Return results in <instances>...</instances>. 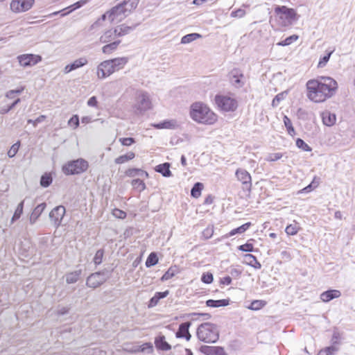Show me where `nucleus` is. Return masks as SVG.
I'll use <instances>...</instances> for the list:
<instances>
[{
  "label": "nucleus",
  "instance_id": "1",
  "mask_svg": "<svg viewBox=\"0 0 355 355\" xmlns=\"http://www.w3.org/2000/svg\"><path fill=\"white\" fill-rule=\"evenodd\" d=\"M337 88V82L327 76H321L319 79L310 80L306 83L307 96L315 103L323 102L331 97Z\"/></svg>",
  "mask_w": 355,
  "mask_h": 355
},
{
  "label": "nucleus",
  "instance_id": "2",
  "mask_svg": "<svg viewBox=\"0 0 355 355\" xmlns=\"http://www.w3.org/2000/svg\"><path fill=\"white\" fill-rule=\"evenodd\" d=\"M190 117L196 123L212 125L217 121V115L202 102H195L190 106Z\"/></svg>",
  "mask_w": 355,
  "mask_h": 355
},
{
  "label": "nucleus",
  "instance_id": "3",
  "mask_svg": "<svg viewBox=\"0 0 355 355\" xmlns=\"http://www.w3.org/2000/svg\"><path fill=\"white\" fill-rule=\"evenodd\" d=\"M196 334L200 341L206 343H214L219 338V329L215 324L205 322L198 326Z\"/></svg>",
  "mask_w": 355,
  "mask_h": 355
},
{
  "label": "nucleus",
  "instance_id": "4",
  "mask_svg": "<svg viewBox=\"0 0 355 355\" xmlns=\"http://www.w3.org/2000/svg\"><path fill=\"white\" fill-rule=\"evenodd\" d=\"M88 166V162L86 160L80 158L69 162L62 167V171L66 175L80 174L85 172Z\"/></svg>",
  "mask_w": 355,
  "mask_h": 355
},
{
  "label": "nucleus",
  "instance_id": "5",
  "mask_svg": "<svg viewBox=\"0 0 355 355\" xmlns=\"http://www.w3.org/2000/svg\"><path fill=\"white\" fill-rule=\"evenodd\" d=\"M110 277V272L107 270L96 272L89 275L86 285L89 288H96L104 284Z\"/></svg>",
  "mask_w": 355,
  "mask_h": 355
},
{
  "label": "nucleus",
  "instance_id": "6",
  "mask_svg": "<svg viewBox=\"0 0 355 355\" xmlns=\"http://www.w3.org/2000/svg\"><path fill=\"white\" fill-rule=\"evenodd\" d=\"M215 102L218 107L224 112H234L238 107L237 101L227 96L216 95Z\"/></svg>",
  "mask_w": 355,
  "mask_h": 355
},
{
  "label": "nucleus",
  "instance_id": "7",
  "mask_svg": "<svg viewBox=\"0 0 355 355\" xmlns=\"http://www.w3.org/2000/svg\"><path fill=\"white\" fill-rule=\"evenodd\" d=\"M275 12L279 15L284 26L291 25L296 19L297 14L293 8H288L284 6H277L275 8Z\"/></svg>",
  "mask_w": 355,
  "mask_h": 355
},
{
  "label": "nucleus",
  "instance_id": "8",
  "mask_svg": "<svg viewBox=\"0 0 355 355\" xmlns=\"http://www.w3.org/2000/svg\"><path fill=\"white\" fill-rule=\"evenodd\" d=\"M151 107L149 94L146 92H140L137 96L135 107L141 113L150 110Z\"/></svg>",
  "mask_w": 355,
  "mask_h": 355
},
{
  "label": "nucleus",
  "instance_id": "9",
  "mask_svg": "<svg viewBox=\"0 0 355 355\" xmlns=\"http://www.w3.org/2000/svg\"><path fill=\"white\" fill-rule=\"evenodd\" d=\"M128 11L126 7L122 3L113 7L108 11V19L113 22L114 21H121L125 17H126Z\"/></svg>",
  "mask_w": 355,
  "mask_h": 355
},
{
  "label": "nucleus",
  "instance_id": "10",
  "mask_svg": "<svg viewBox=\"0 0 355 355\" xmlns=\"http://www.w3.org/2000/svg\"><path fill=\"white\" fill-rule=\"evenodd\" d=\"M116 71L111 60H105L99 64L97 68L98 78L103 79Z\"/></svg>",
  "mask_w": 355,
  "mask_h": 355
},
{
  "label": "nucleus",
  "instance_id": "11",
  "mask_svg": "<svg viewBox=\"0 0 355 355\" xmlns=\"http://www.w3.org/2000/svg\"><path fill=\"white\" fill-rule=\"evenodd\" d=\"M35 0H12L10 9L14 12H24L31 8Z\"/></svg>",
  "mask_w": 355,
  "mask_h": 355
},
{
  "label": "nucleus",
  "instance_id": "12",
  "mask_svg": "<svg viewBox=\"0 0 355 355\" xmlns=\"http://www.w3.org/2000/svg\"><path fill=\"white\" fill-rule=\"evenodd\" d=\"M65 207L62 205L57 206L49 213V218L55 227H58L65 214Z\"/></svg>",
  "mask_w": 355,
  "mask_h": 355
},
{
  "label": "nucleus",
  "instance_id": "13",
  "mask_svg": "<svg viewBox=\"0 0 355 355\" xmlns=\"http://www.w3.org/2000/svg\"><path fill=\"white\" fill-rule=\"evenodd\" d=\"M19 64L24 67L36 64L41 60V57L34 54H24L17 57Z\"/></svg>",
  "mask_w": 355,
  "mask_h": 355
},
{
  "label": "nucleus",
  "instance_id": "14",
  "mask_svg": "<svg viewBox=\"0 0 355 355\" xmlns=\"http://www.w3.org/2000/svg\"><path fill=\"white\" fill-rule=\"evenodd\" d=\"M236 176L239 181L242 182L245 188L250 189L252 187L251 176L250 173L243 168H239L236 171Z\"/></svg>",
  "mask_w": 355,
  "mask_h": 355
},
{
  "label": "nucleus",
  "instance_id": "15",
  "mask_svg": "<svg viewBox=\"0 0 355 355\" xmlns=\"http://www.w3.org/2000/svg\"><path fill=\"white\" fill-rule=\"evenodd\" d=\"M230 76V81L235 87L240 88L244 85V82L242 80V79L244 78V76L239 69H232Z\"/></svg>",
  "mask_w": 355,
  "mask_h": 355
},
{
  "label": "nucleus",
  "instance_id": "16",
  "mask_svg": "<svg viewBox=\"0 0 355 355\" xmlns=\"http://www.w3.org/2000/svg\"><path fill=\"white\" fill-rule=\"evenodd\" d=\"M191 325V322H185L180 324L178 331L175 335L177 338H183L187 340H189L191 335L189 331V329Z\"/></svg>",
  "mask_w": 355,
  "mask_h": 355
},
{
  "label": "nucleus",
  "instance_id": "17",
  "mask_svg": "<svg viewBox=\"0 0 355 355\" xmlns=\"http://www.w3.org/2000/svg\"><path fill=\"white\" fill-rule=\"evenodd\" d=\"M200 351L206 355H226L221 347L202 346Z\"/></svg>",
  "mask_w": 355,
  "mask_h": 355
},
{
  "label": "nucleus",
  "instance_id": "18",
  "mask_svg": "<svg viewBox=\"0 0 355 355\" xmlns=\"http://www.w3.org/2000/svg\"><path fill=\"white\" fill-rule=\"evenodd\" d=\"M322 123L327 126H332L336 121V116L329 110H325L321 114Z\"/></svg>",
  "mask_w": 355,
  "mask_h": 355
},
{
  "label": "nucleus",
  "instance_id": "19",
  "mask_svg": "<svg viewBox=\"0 0 355 355\" xmlns=\"http://www.w3.org/2000/svg\"><path fill=\"white\" fill-rule=\"evenodd\" d=\"M341 293L338 290H329L321 293L320 300L324 302H328L333 299L339 297Z\"/></svg>",
  "mask_w": 355,
  "mask_h": 355
},
{
  "label": "nucleus",
  "instance_id": "20",
  "mask_svg": "<svg viewBox=\"0 0 355 355\" xmlns=\"http://www.w3.org/2000/svg\"><path fill=\"white\" fill-rule=\"evenodd\" d=\"M117 37V35L114 29L106 31L100 37L101 43H110Z\"/></svg>",
  "mask_w": 355,
  "mask_h": 355
},
{
  "label": "nucleus",
  "instance_id": "21",
  "mask_svg": "<svg viewBox=\"0 0 355 355\" xmlns=\"http://www.w3.org/2000/svg\"><path fill=\"white\" fill-rule=\"evenodd\" d=\"M155 344L157 349L163 351L171 349V345L166 341L164 336H159L155 338Z\"/></svg>",
  "mask_w": 355,
  "mask_h": 355
},
{
  "label": "nucleus",
  "instance_id": "22",
  "mask_svg": "<svg viewBox=\"0 0 355 355\" xmlns=\"http://www.w3.org/2000/svg\"><path fill=\"white\" fill-rule=\"evenodd\" d=\"M136 26H127L125 24H121L119 26H117L114 30L116 31V33L117 35V37H122L125 35L129 34L132 31L135 29Z\"/></svg>",
  "mask_w": 355,
  "mask_h": 355
},
{
  "label": "nucleus",
  "instance_id": "23",
  "mask_svg": "<svg viewBox=\"0 0 355 355\" xmlns=\"http://www.w3.org/2000/svg\"><path fill=\"white\" fill-rule=\"evenodd\" d=\"M46 203L43 202L40 205H38L33 211L31 217H30V221L31 223H34L36 220L39 218V216L42 214V213L44 211V209L46 208Z\"/></svg>",
  "mask_w": 355,
  "mask_h": 355
},
{
  "label": "nucleus",
  "instance_id": "24",
  "mask_svg": "<svg viewBox=\"0 0 355 355\" xmlns=\"http://www.w3.org/2000/svg\"><path fill=\"white\" fill-rule=\"evenodd\" d=\"M82 275V270H77L65 275L66 282L69 284H74L78 282L80 275Z\"/></svg>",
  "mask_w": 355,
  "mask_h": 355
},
{
  "label": "nucleus",
  "instance_id": "25",
  "mask_svg": "<svg viewBox=\"0 0 355 355\" xmlns=\"http://www.w3.org/2000/svg\"><path fill=\"white\" fill-rule=\"evenodd\" d=\"M155 171L160 173L164 177H171L172 175L170 171V164L168 162L157 165Z\"/></svg>",
  "mask_w": 355,
  "mask_h": 355
},
{
  "label": "nucleus",
  "instance_id": "26",
  "mask_svg": "<svg viewBox=\"0 0 355 355\" xmlns=\"http://www.w3.org/2000/svg\"><path fill=\"white\" fill-rule=\"evenodd\" d=\"M111 61L115 70L119 71V69H123L127 64L128 62V58L126 57L116 58L112 59Z\"/></svg>",
  "mask_w": 355,
  "mask_h": 355
},
{
  "label": "nucleus",
  "instance_id": "27",
  "mask_svg": "<svg viewBox=\"0 0 355 355\" xmlns=\"http://www.w3.org/2000/svg\"><path fill=\"white\" fill-rule=\"evenodd\" d=\"M230 300L223 299V300H208L206 302V304L209 307H220V306H226L229 304Z\"/></svg>",
  "mask_w": 355,
  "mask_h": 355
},
{
  "label": "nucleus",
  "instance_id": "28",
  "mask_svg": "<svg viewBox=\"0 0 355 355\" xmlns=\"http://www.w3.org/2000/svg\"><path fill=\"white\" fill-rule=\"evenodd\" d=\"M120 43L121 40H116L105 45L102 48L103 53L105 54H110L117 49V46Z\"/></svg>",
  "mask_w": 355,
  "mask_h": 355
},
{
  "label": "nucleus",
  "instance_id": "29",
  "mask_svg": "<svg viewBox=\"0 0 355 355\" xmlns=\"http://www.w3.org/2000/svg\"><path fill=\"white\" fill-rule=\"evenodd\" d=\"M135 157V154L133 152H129L125 155H121L115 159L114 162L117 164H123L129 160L132 159Z\"/></svg>",
  "mask_w": 355,
  "mask_h": 355
},
{
  "label": "nucleus",
  "instance_id": "30",
  "mask_svg": "<svg viewBox=\"0 0 355 355\" xmlns=\"http://www.w3.org/2000/svg\"><path fill=\"white\" fill-rule=\"evenodd\" d=\"M178 273V268L177 266H172L168 269V270L163 275L161 278L162 281H166L171 279L176 274Z\"/></svg>",
  "mask_w": 355,
  "mask_h": 355
},
{
  "label": "nucleus",
  "instance_id": "31",
  "mask_svg": "<svg viewBox=\"0 0 355 355\" xmlns=\"http://www.w3.org/2000/svg\"><path fill=\"white\" fill-rule=\"evenodd\" d=\"M202 36L198 33H190L183 36L181 39L182 44H188L190 43L198 38H200Z\"/></svg>",
  "mask_w": 355,
  "mask_h": 355
},
{
  "label": "nucleus",
  "instance_id": "32",
  "mask_svg": "<svg viewBox=\"0 0 355 355\" xmlns=\"http://www.w3.org/2000/svg\"><path fill=\"white\" fill-rule=\"evenodd\" d=\"M300 229L297 223L295 221L294 223L290 224L286 227L285 232L288 235L293 236L298 232Z\"/></svg>",
  "mask_w": 355,
  "mask_h": 355
},
{
  "label": "nucleus",
  "instance_id": "33",
  "mask_svg": "<svg viewBox=\"0 0 355 355\" xmlns=\"http://www.w3.org/2000/svg\"><path fill=\"white\" fill-rule=\"evenodd\" d=\"M203 189V184L200 182H196L191 191V195L193 198H198L201 194V191Z\"/></svg>",
  "mask_w": 355,
  "mask_h": 355
},
{
  "label": "nucleus",
  "instance_id": "34",
  "mask_svg": "<svg viewBox=\"0 0 355 355\" xmlns=\"http://www.w3.org/2000/svg\"><path fill=\"white\" fill-rule=\"evenodd\" d=\"M158 262V257L157 256V254L155 252H151L146 261V266L147 268H150L151 266H153L155 265H156Z\"/></svg>",
  "mask_w": 355,
  "mask_h": 355
},
{
  "label": "nucleus",
  "instance_id": "35",
  "mask_svg": "<svg viewBox=\"0 0 355 355\" xmlns=\"http://www.w3.org/2000/svg\"><path fill=\"white\" fill-rule=\"evenodd\" d=\"M251 225V223H246L243 225H242L241 226L236 228V229H234L232 230L230 233H229V236H234L236 234H241V233H243L244 232H245Z\"/></svg>",
  "mask_w": 355,
  "mask_h": 355
},
{
  "label": "nucleus",
  "instance_id": "36",
  "mask_svg": "<svg viewBox=\"0 0 355 355\" xmlns=\"http://www.w3.org/2000/svg\"><path fill=\"white\" fill-rule=\"evenodd\" d=\"M131 184L132 185L135 189H137L138 191L141 192L146 189V184L143 180L140 179H134L131 182Z\"/></svg>",
  "mask_w": 355,
  "mask_h": 355
},
{
  "label": "nucleus",
  "instance_id": "37",
  "mask_svg": "<svg viewBox=\"0 0 355 355\" xmlns=\"http://www.w3.org/2000/svg\"><path fill=\"white\" fill-rule=\"evenodd\" d=\"M52 183V177L50 174L45 173L42 175L40 185L43 187H48Z\"/></svg>",
  "mask_w": 355,
  "mask_h": 355
},
{
  "label": "nucleus",
  "instance_id": "38",
  "mask_svg": "<svg viewBox=\"0 0 355 355\" xmlns=\"http://www.w3.org/2000/svg\"><path fill=\"white\" fill-rule=\"evenodd\" d=\"M88 62L87 59L85 57H81L77 60H76L73 62L71 63V65L73 68V69H76L78 68H80L81 67L85 66Z\"/></svg>",
  "mask_w": 355,
  "mask_h": 355
},
{
  "label": "nucleus",
  "instance_id": "39",
  "mask_svg": "<svg viewBox=\"0 0 355 355\" xmlns=\"http://www.w3.org/2000/svg\"><path fill=\"white\" fill-rule=\"evenodd\" d=\"M266 304L263 300H254L248 307L251 310L257 311L263 308Z\"/></svg>",
  "mask_w": 355,
  "mask_h": 355
},
{
  "label": "nucleus",
  "instance_id": "40",
  "mask_svg": "<svg viewBox=\"0 0 355 355\" xmlns=\"http://www.w3.org/2000/svg\"><path fill=\"white\" fill-rule=\"evenodd\" d=\"M139 0H128V1H123V4L126 7L128 13L132 10L136 8L139 3Z\"/></svg>",
  "mask_w": 355,
  "mask_h": 355
},
{
  "label": "nucleus",
  "instance_id": "41",
  "mask_svg": "<svg viewBox=\"0 0 355 355\" xmlns=\"http://www.w3.org/2000/svg\"><path fill=\"white\" fill-rule=\"evenodd\" d=\"M333 52L334 51H331L326 55H324L323 57L320 58L319 62L318 64V68H323L327 64Z\"/></svg>",
  "mask_w": 355,
  "mask_h": 355
},
{
  "label": "nucleus",
  "instance_id": "42",
  "mask_svg": "<svg viewBox=\"0 0 355 355\" xmlns=\"http://www.w3.org/2000/svg\"><path fill=\"white\" fill-rule=\"evenodd\" d=\"M284 123L287 128L288 133L291 135H293L295 134V130L292 125L291 121L287 116H284Z\"/></svg>",
  "mask_w": 355,
  "mask_h": 355
},
{
  "label": "nucleus",
  "instance_id": "43",
  "mask_svg": "<svg viewBox=\"0 0 355 355\" xmlns=\"http://www.w3.org/2000/svg\"><path fill=\"white\" fill-rule=\"evenodd\" d=\"M20 102V98H17L12 103L7 107H3L0 109V114H5L12 110L17 104Z\"/></svg>",
  "mask_w": 355,
  "mask_h": 355
},
{
  "label": "nucleus",
  "instance_id": "44",
  "mask_svg": "<svg viewBox=\"0 0 355 355\" xmlns=\"http://www.w3.org/2000/svg\"><path fill=\"white\" fill-rule=\"evenodd\" d=\"M24 202V201L23 200L18 205L12 218V220H17L20 218L21 214L23 213Z\"/></svg>",
  "mask_w": 355,
  "mask_h": 355
},
{
  "label": "nucleus",
  "instance_id": "45",
  "mask_svg": "<svg viewBox=\"0 0 355 355\" xmlns=\"http://www.w3.org/2000/svg\"><path fill=\"white\" fill-rule=\"evenodd\" d=\"M87 2V0H80L74 4L71 5V6L68 7L67 9H70L67 13L62 14V16L66 15L67 14L71 12V11L79 8L82 7L83 5H85Z\"/></svg>",
  "mask_w": 355,
  "mask_h": 355
},
{
  "label": "nucleus",
  "instance_id": "46",
  "mask_svg": "<svg viewBox=\"0 0 355 355\" xmlns=\"http://www.w3.org/2000/svg\"><path fill=\"white\" fill-rule=\"evenodd\" d=\"M298 39V36L297 35H293L290 37H288L284 40L279 42L277 43L279 46H287L291 44L294 41H296Z\"/></svg>",
  "mask_w": 355,
  "mask_h": 355
},
{
  "label": "nucleus",
  "instance_id": "47",
  "mask_svg": "<svg viewBox=\"0 0 355 355\" xmlns=\"http://www.w3.org/2000/svg\"><path fill=\"white\" fill-rule=\"evenodd\" d=\"M296 146L299 148H301L304 151L309 152V151H311V150H312L311 148L306 143H305L304 141V140H302V139H300V138H298L296 140Z\"/></svg>",
  "mask_w": 355,
  "mask_h": 355
},
{
  "label": "nucleus",
  "instance_id": "48",
  "mask_svg": "<svg viewBox=\"0 0 355 355\" xmlns=\"http://www.w3.org/2000/svg\"><path fill=\"white\" fill-rule=\"evenodd\" d=\"M287 92H282L275 96L272 101V107H276L279 105V102L282 101L286 96Z\"/></svg>",
  "mask_w": 355,
  "mask_h": 355
},
{
  "label": "nucleus",
  "instance_id": "49",
  "mask_svg": "<svg viewBox=\"0 0 355 355\" xmlns=\"http://www.w3.org/2000/svg\"><path fill=\"white\" fill-rule=\"evenodd\" d=\"M20 146L19 141H17V143L14 144L10 150L8 151V156L9 157H13L17 153L19 148Z\"/></svg>",
  "mask_w": 355,
  "mask_h": 355
},
{
  "label": "nucleus",
  "instance_id": "50",
  "mask_svg": "<svg viewBox=\"0 0 355 355\" xmlns=\"http://www.w3.org/2000/svg\"><path fill=\"white\" fill-rule=\"evenodd\" d=\"M103 254H104L103 250L100 249V250H97V252H96L95 256L94 257V262L96 265H99L100 263H101L102 260H103Z\"/></svg>",
  "mask_w": 355,
  "mask_h": 355
},
{
  "label": "nucleus",
  "instance_id": "51",
  "mask_svg": "<svg viewBox=\"0 0 355 355\" xmlns=\"http://www.w3.org/2000/svg\"><path fill=\"white\" fill-rule=\"evenodd\" d=\"M24 87H21L19 89L10 90L6 93V96L9 98H13L15 95H19L24 91Z\"/></svg>",
  "mask_w": 355,
  "mask_h": 355
},
{
  "label": "nucleus",
  "instance_id": "52",
  "mask_svg": "<svg viewBox=\"0 0 355 355\" xmlns=\"http://www.w3.org/2000/svg\"><path fill=\"white\" fill-rule=\"evenodd\" d=\"M338 350V348L334 345L328 347L324 349L321 350L322 354L325 355H333Z\"/></svg>",
  "mask_w": 355,
  "mask_h": 355
},
{
  "label": "nucleus",
  "instance_id": "53",
  "mask_svg": "<svg viewBox=\"0 0 355 355\" xmlns=\"http://www.w3.org/2000/svg\"><path fill=\"white\" fill-rule=\"evenodd\" d=\"M119 141L121 143L123 146H129L135 142L134 138L132 137H126V138H120Z\"/></svg>",
  "mask_w": 355,
  "mask_h": 355
},
{
  "label": "nucleus",
  "instance_id": "54",
  "mask_svg": "<svg viewBox=\"0 0 355 355\" xmlns=\"http://www.w3.org/2000/svg\"><path fill=\"white\" fill-rule=\"evenodd\" d=\"M112 214L118 218H125L126 216V213L121 209H114L112 211Z\"/></svg>",
  "mask_w": 355,
  "mask_h": 355
},
{
  "label": "nucleus",
  "instance_id": "55",
  "mask_svg": "<svg viewBox=\"0 0 355 355\" xmlns=\"http://www.w3.org/2000/svg\"><path fill=\"white\" fill-rule=\"evenodd\" d=\"M70 126H73V128H76L79 125V119L77 115L73 116L68 122Z\"/></svg>",
  "mask_w": 355,
  "mask_h": 355
},
{
  "label": "nucleus",
  "instance_id": "56",
  "mask_svg": "<svg viewBox=\"0 0 355 355\" xmlns=\"http://www.w3.org/2000/svg\"><path fill=\"white\" fill-rule=\"evenodd\" d=\"M245 15V11L243 9L239 8L235 11L232 12L231 17L241 18Z\"/></svg>",
  "mask_w": 355,
  "mask_h": 355
},
{
  "label": "nucleus",
  "instance_id": "57",
  "mask_svg": "<svg viewBox=\"0 0 355 355\" xmlns=\"http://www.w3.org/2000/svg\"><path fill=\"white\" fill-rule=\"evenodd\" d=\"M239 250L243 252H252L253 245L251 243H245L239 246Z\"/></svg>",
  "mask_w": 355,
  "mask_h": 355
},
{
  "label": "nucleus",
  "instance_id": "58",
  "mask_svg": "<svg viewBox=\"0 0 355 355\" xmlns=\"http://www.w3.org/2000/svg\"><path fill=\"white\" fill-rule=\"evenodd\" d=\"M202 281L206 284H210L213 282L214 277L211 273L203 274L201 278Z\"/></svg>",
  "mask_w": 355,
  "mask_h": 355
},
{
  "label": "nucleus",
  "instance_id": "59",
  "mask_svg": "<svg viewBox=\"0 0 355 355\" xmlns=\"http://www.w3.org/2000/svg\"><path fill=\"white\" fill-rule=\"evenodd\" d=\"M282 153H272V154H270L268 155L266 160L268 162H275V161H277V160L279 159L280 158H282Z\"/></svg>",
  "mask_w": 355,
  "mask_h": 355
},
{
  "label": "nucleus",
  "instance_id": "60",
  "mask_svg": "<svg viewBox=\"0 0 355 355\" xmlns=\"http://www.w3.org/2000/svg\"><path fill=\"white\" fill-rule=\"evenodd\" d=\"M46 118V116L44 115H40L39 117H37L35 120L28 119V123H32L34 127H36L37 123L42 122Z\"/></svg>",
  "mask_w": 355,
  "mask_h": 355
},
{
  "label": "nucleus",
  "instance_id": "61",
  "mask_svg": "<svg viewBox=\"0 0 355 355\" xmlns=\"http://www.w3.org/2000/svg\"><path fill=\"white\" fill-rule=\"evenodd\" d=\"M244 259H245V261L248 265L250 266L257 259V258L251 254H248L244 256Z\"/></svg>",
  "mask_w": 355,
  "mask_h": 355
},
{
  "label": "nucleus",
  "instance_id": "62",
  "mask_svg": "<svg viewBox=\"0 0 355 355\" xmlns=\"http://www.w3.org/2000/svg\"><path fill=\"white\" fill-rule=\"evenodd\" d=\"M138 173V168H129L125 171L126 175L129 177H135L137 176Z\"/></svg>",
  "mask_w": 355,
  "mask_h": 355
},
{
  "label": "nucleus",
  "instance_id": "63",
  "mask_svg": "<svg viewBox=\"0 0 355 355\" xmlns=\"http://www.w3.org/2000/svg\"><path fill=\"white\" fill-rule=\"evenodd\" d=\"M97 103L98 101L96 96L91 97L87 101V105L91 107H96Z\"/></svg>",
  "mask_w": 355,
  "mask_h": 355
},
{
  "label": "nucleus",
  "instance_id": "64",
  "mask_svg": "<svg viewBox=\"0 0 355 355\" xmlns=\"http://www.w3.org/2000/svg\"><path fill=\"white\" fill-rule=\"evenodd\" d=\"M169 293V291H165L164 292H157L155 293V296L158 298V300H159L160 299H162V298H164L166 297H167V295H168Z\"/></svg>",
  "mask_w": 355,
  "mask_h": 355
}]
</instances>
